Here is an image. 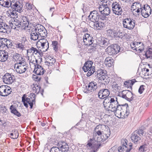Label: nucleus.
Wrapping results in <instances>:
<instances>
[{"instance_id": "nucleus-1", "label": "nucleus", "mask_w": 152, "mask_h": 152, "mask_svg": "<svg viewBox=\"0 0 152 152\" xmlns=\"http://www.w3.org/2000/svg\"><path fill=\"white\" fill-rule=\"evenodd\" d=\"M123 51V48L120 47V46L117 44L109 46L105 50L107 53L110 56L116 55L119 52H122Z\"/></svg>"}, {"instance_id": "nucleus-2", "label": "nucleus", "mask_w": 152, "mask_h": 152, "mask_svg": "<svg viewBox=\"0 0 152 152\" xmlns=\"http://www.w3.org/2000/svg\"><path fill=\"white\" fill-rule=\"evenodd\" d=\"M25 94L23 95V96L22 97V101L23 102L24 106L26 107H28V104L30 106V109H32L33 106L34 104H35L36 95L34 93H31L30 97H24Z\"/></svg>"}, {"instance_id": "nucleus-3", "label": "nucleus", "mask_w": 152, "mask_h": 152, "mask_svg": "<svg viewBox=\"0 0 152 152\" xmlns=\"http://www.w3.org/2000/svg\"><path fill=\"white\" fill-rule=\"evenodd\" d=\"M83 88V91L84 93L88 94L93 93L98 88L97 83L94 81H92L89 82L87 86H86L85 88Z\"/></svg>"}, {"instance_id": "nucleus-4", "label": "nucleus", "mask_w": 152, "mask_h": 152, "mask_svg": "<svg viewBox=\"0 0 152 152\" xmlns=\"http://www.w3.org/2000/svg\"><path fill=\"white\" fill-rule=\"evenodd\" d=\"M127 143L126 139L124 140L122 146L118 147V150L119 152H130L132 149V144L130 142L128 145Z\"/></svg>"}, {"instance_id": "nucleus-5", "label": "nucleus", "mask_w": 152, "mask_h": 152, "mask_svg": "<svg viewBox=\"0 0 152 152\" xmlns=\"http://www.w3.org/2000/svg\"><path fill=\"white\" fill-rule=\"evenodd\" d=\"M140 9H141L142 16L145 18H148L151 14V9L148 4H144L142 6V4H140Z\"/></svg>"}, {"instance_id": "nucleus-6", "label": "nucleus", "mask_w": 152, "mask_h": 152, "mask_svg": "<svg viewBox=\"0 0 152 152\" xmlns=\"http://www.w3.org/2000/svg\"><path fill=\"white\" fill-rule=\"evenodd\" d=\"M10 7L11 9L16 10L19 13H21L23 11L22 10L23 7L22 1H15V0L14 1L13 0L10 3Z\"/></svg>"}, {"instance_id": "nucleus-7", "label": "nucleus", "mask_w": 152, "mask_h": 152, "mask_svg": "<svg viewBox=\"0 0 152 152\" xmlns=\"http://www.w3.org/2000/svg\"><path fill=\"white\" fill-rule=\"evenodd\" d=\"M112 10L113 13L115 15H122L123 11L121 5L119 2H114L112 4Z\"/></svg>"}, {"instance_id": "nucleus-8", "label": "nucleus", "mask_w": 152, "mask_h": 152, "mask_svg": "<svg viewBox=\"0 0 152 152\" xmlns=\"http://www.w3.org/2000/svg\"><path fill=\"white\" fill-rule=\"evenodd\" d=\"M124 27L129 30L132 29L135 26V20L130 18H126L123 21Z\"/></svg>"}, {"instance_id": "nucleus-9", "label": "nucleus", "mask_w": 152, "mask_h": 152, "mask_svg": "<svg viewBox=\"0 0 152 152\" xmlns=\"http://www.w3.org/2000/svg\"><path fill=\"white\" fill-rule=\"evenodd\" d=\"M11 88L7 85H2L0 86V96H6L10 95L12 92Z\"/></svg>"}, {"instance_id": "nucleus-10", "label": "nucleus", "mask_w": 152, "mask_h": 152, "mask_svg": "<svg viewBox=\"0 0 152 152\" xmlns=\"http://www.w3.org/2000/svg\"><path fill=\"white\" fill-rule=\"evenodd\" d=\"M37 28V33L40 37H46L48 34L47 31L45 27L40 24H38L34 26Z\"/></svg>"}, {"instance_id": "nucleus-11", "label": "nucleus", "mask_w": 152, "mask_h": 152, "mask_svg": "<svg viewBox=\"0 0 152 152\" xmlns=\"http://www.w3.org/2000/svg\"><path fill=\"white\" fill-rule=\"evenodd\" d=\"M100 14L98 11L94 10L90 12V15L88 16V18L92 22L99 21Z\"/></svg>"}, {"instance_id": "nucleus-12", "label": "nucleus", "mask_w": 152, "mask_h": 152, "mask_svg": "<svg viewBox=\"0 0 152 152\" xmlns=\"http://www.w3.org/2000/svg\"><path fill=\"white\" fill-rule=\"evenodd\" d=\"M13 75H12L8 73H6L3 77V80L4 82L7 84H12L14 82Z\"/></svg>"}, {"instance_id": "nucleus-13", "label": "nucleus", "mask_w": 152, "mask_h": 152, "mask_svg": "<svg viewBox=\"0 0 152 152\" xmlns=\"http://www.w3.org/2000/svg\"><path fill=\"white\" fill-rule=\"evenodd\" d=\"M110 94V91L106 88L100 89L98 92V96L101 99H103L105 97L109 96Z\"/></svg>"}, {"instance_id": "nucleus-14", "label": "nucleus", "mask_w": 152, "mask_h": 152, "mask_svg": "<svg viewBox=\"0 0 152 152\" xmlns=\"http://www.w3.org/2000/svg\"><path fill=\"white\" fill-rule=\"evenodd\" d=\"M129 107L127 103H125L124 104L121 105L119 104H118L115 109L123 112V109L126 108V110L125 112L124 118H126L127 117L129 114V112L127 111V109Z\"/></svg>"}, {"instance_id": "nucleus-15", "label": "nucleus", "mask_w": 152, "mask_h": 152, "mask_svg": "<svg viewBox=\"0 0 152 152\" xmlns=\"http://www.w3.org/2000/svg\"><path fill=\"white\" fill-rule=\"evenodd\" d=\"M35 68L34 72L37 75H41L44 74L45 70L42 66L38 64H35L34 63Z\"/></svg>"}, {"instance_id": "nucleus-16", "label": "nucleus", "mask_w": 152, "mask_h": 152, "mask_svg": "<svg viewBox=\"0 0 152 152\" xmlns=\"http://www.w3.org/2000/svg\"><path fill=\"white\" fill-rule=\"evenodd\" d=\"M97 42L98 44L102 47H105L109 44V40L103 37L99 38Z\"/></svg>"}, {"instance_id": "nucleus-17", "label": "nucleus", "mask_w": 152, "mask_h": 152, "mask_svg": "<svg viewBox=\"0 0 152 152\" xmlns=\"http://www.w3.org/2000/svg\"><path fill=\"white\" fill-rule=\"evenodd\" d=\"M106 132L107 133H103L100 137H97L98 139L97 140V142H103L109 137L110 134V129H107Z\"/></svg>"}, {"instance_id": "nucleus-18", "label": "nucleus", "mask_w": 152, "mask_h": 152, "mask_svg": "<svg viewBox=\"0 0 152 152\" xmlns=\"http://www.w3.org/2000/svg\"><path fill=\"white\" fill-rule=\"evenodd\" d=\"M9 26L5 23L0 22V32L4 33H8V31H10Z\"/></svg>"}, {"instance_id": "nucleus-19", "label": "nucleus", "mask_w": 152, "mask_h": 152, "mask_svg": "<svg viewBox=\"0 0 152 152\" xmlns=\"http://www.w3.org/2000/svg\"><path fill=\"white\" fill-rule=\"evenodd\" d=\"M31 39L33 40H36L40 38V37L37 33V28L34 27L31 30V32L30 34Z\"/></svg>"}, {"instance_id": "nucleus-20", "label": "nucleus", "mask_w": 152, "mask_h": 152, "mask_svg": "<svg viewBox=\"0 0 152 152\" xmlns=\"http://www.w3.org/2000/svg\"><path fill=\"white\" fill-rule=\"evenodd\" d=\"M93 62L91 61H86L82 67V69L85 72H86L90 68L93 66H92Z\"/></svg>"}, {"instance_id": "nucleus-21", "label": "nucleus", "mask_w": 152, "mask_h": 152, "mask_svg": "<svg viewBox=\"0 0 152 152\" xmlns=\"http://www.w3.org/2000/svg\"><path fill=\"white\" fill-rule=\"evenodd\" d=\"M113 96H107L104 99V101L103 102V105L104 107L105 108H108V107L110 104L113 98Z\"/></svg>"}, {"instance_id": "nucleus-22", "label": "nucleus", "mask_w": 152, "mask_h": 152, "mask_svg": "<svg viewBox=\"0 0 152 152\" xmlns=\"http://www.w3.org/2000/svg\"><path fill=\"white\" fill-rule=\"evenodd\" d=\"M27 66L26 64L18 65L16 67V71L19 73L21 74L24 73L27 69Z\"/></svg>"}, {"instance_id": "nucleus-23", "label": "nucleus", "mask_w": 152, "mask_h": 152, "mask_svg": "<svg viewBox=\"0 0 152 152\" xmlns=\"http://www.w3.org/2000/svg\"><path fill=\"white\" fill-rule=\"evenodd\" d=\"M84 45H85L88 46H89L92 44L93 45L92 46L94 48H95L96 47V45L93 44L94 40L93 38H90V39H83Z\"/></svg>"}, {"instance_id": "nucleus-24", "label": "nucleus", "mask_w": 152, "mask_h": 152, "mask_svg": "<svg viewBox=\"0 0 152 152\" xmlns=\"http://www.w3.org/2000/svg\"><path fill=\"white\" fill-rule=\"evenodd\" d=\"M131 139L134 143H138L141 140L140 137L138 135L136 132H134L132 134Z\"/></svg>"}, {"instance_id": "nucleus-25", "label": "nucleus", "mask_w": 152, "mask_h": 152, "mask_svg": "<svg viewBox=\"0 0 152 152\" xmlns=\"http://www.w3.org/2000/svg\"><path fill=\"white\" fill-rule=\"evenodd\" d=\"M113 97L108 107V108H111L112 110L115 109L118 104L117 97L116 96H113Z\"/></svg>"}, {"instance_id": "nucleus-26", "label": "nucleus", "mask_w": 152, "mask_h": 152, "mask_svg": "<svg viewBox=\"0 0 152 152\" xmlns=\"http://www.w3.org/2000/svg\"><path fill=\"white\" fill-rule=\"evenodd\" d=\"M99 79L100 80V82L99 81V83L100 82L102 85H104L108 84L110 81V79L107 75L103 77H99Z\"/></svg>"}, {"instance_id": "nucleus-27", "label": "nucleus", "mask_w": 152, "mask_h": 152, "mask_svg": "<svg viewBox=\"0 0 152 152\" xmlns=\"http://www.w3.org/2000/svg\"><path fill=\"white\" fill-rule=\"evenodd\" d=\"M10 109L12 113L18 117H20L21 116V113L18 111L17 109L13 105H12L10 106Z\"/></svg>"}, {"instance_id": "nucleus-28", "label": "nucleus", "mask_w": 152, "mask_h": 152, "mask_svg": "<svg viewBox=\"0 0 152 152\" xmlns=\"http://www.w3.org/2000/svg\"><path fill=\"white\" fill-rule=\"evenodd\" d=\"M105 63L107 66L109 67H111L114 64V60L113 59L110 57H107L105 60Z\"/></svg>"}, {"instance_id": "nucleus-29", "label": "nucleus", "mask_w": 152, "mask_h": 152, "mask_svg": "<svg viewBox=\"0 0 152 152\" xmlns=\"http://www.w3.org/2000/svg\"><path fill=\"white\" fill-rule=\"evenodd\" d=\"M107 75V72L104 70L99 69L96 71V77H103Z\"/></svg>"}, {"instance_id": "nucleus-30", "label": "nucleus", "mask_w": 152, "mask_h": 152, "mask_svg": "<svg viewBox=\"0 0 152 152\" xmlns=\"http://www.w3.org/2000/svg\"><path fill=\"white\" fill-rule=\"evenodd\" d=\"M9 12V16L11 18H17L18 17V13L17 11L13 9H9L7 11Z\"/></svg>"}, {"instance_id": "nucleus-31", "label": "nucleus", "mask_w": 152, "mask_h": 152, "mask_svg": "<svg viewBox=\"0 0 152 152\" xmlns=\"http://www.w3.org/2000/svg\"><path fill=\"white\" fill-rule=\"evenodd\" d=\"M107 34L108 36H110L112 38H115L116 37L117 33V31L113 29H110L107 31Z\"/></svg>"}, {"instance_id": "nucleus-32", "label": "nucleus", "mask_w": 152, "mask_h": 152, "mask_svg": "<svg viewBox=\"0 0 152 152\" xmlns=\"http://www.w3.org/2000/svg\"><path fill=\"white\" fill-rule=\"evenodd\" d=\"M144 54H143V55H145L147 58H151L152 59V48H149L148 50L146 51H144Z\"/></svg>"}, {"instance_id": "nucleus-33", "label": "nucleus", "mask_w": 152, "mask_h": 152, "mask_svg": "<svg viewBox=\"0 0 152 152\" xmlns=\"http://www.w3.org/2000/svg\"><path fill=\"white\" fill-rule=\"evenodd\" d=\"M94 68L95 67L94 66L90 68L89 69L88 71V72L87 74V77H89L93 74L96 76V71H95Z\"/></svg>"}, {"instance_id": "nucleus-34", "label": "nucleus", "mask_w": 152, "mask_h": 152, "mask_svg": "<svg viewBox=\"0 0 152 152\" xmlns=\"http://www.w3.org/2000/svg\"><path fill=\"white\" fill-rule=\"evenodd\" d=\"M45 37H40V38H39V40L38 42H40V43H42V42H44V43L47 44V45H46V47H47V48L45 49V50H43V51L45 52L48 49L49 46V43L48 42V41L47 40V39H45Z\"/></svg>"}, {"instance_id": "nucleus-35", "label": "nucleus", "mask_w": 152, "mask_h": 152, "mask_svg": "<svg viewBox=\"0 0 152 152\" xmlns=\"http://www.w3.org/2000/svg\"><path fill=\"white\" fill-rule=\"evenodd\" d=\"M12 132L13 133H11L10 135L12 137H11V138L13 139L17 138L18 136V131L17 130L14 129L12 130Z\"/></svg>"}, {"instance_id": "nucleus-36", "label": "nucleus", "mask_w": 152, "mask_h": 152, "mask_svg": "<svg viewBox=\"0 0 152 152\" xmlns=\"http://www.w3.org/2000/svg\"><path fill=\"white\" fill-rule=\"evenodd\" d=\"M8 57V55L1 54L0 53V61L1 62H4L7 59Z\"/></svg>"}, {"instance_id": "nucleus-37", "label": "nucleus", "mask_w": 152, "mask_h": 152, "mask_svg": "<svg viewBox=\"0 0 152 152\" xmlns=\"http://www.w3.org/2000/svg\"><path fill=\"white\" fill-rule=\"evenodd\" d=\"M103 11L102 14L106 15H108L110 14L111 11L110 9L109 8L108 6L105 7L104 9L102 10Z\"/></svg>"}, {"instance_id": "nucleus-38", "label": "nucleus", "mask_w": 152, "mask_h": 152, "mask_svg": "<svg viewBox=\"0 0 152 152\" xmlns=\"http://www.w3.org/2000/svg\"><path fill=\"white\" fill-rule=\"evenodd\" d=\"M40 87L38 84H36L34 85L33 88V91L37 94H38L40 91Z\"/></svg>"}, {"instance_id": "nucleus-39", "label": "nucleus", "mask_w": 152, "mask_h": 152, "mask_svg": "<svg viewBox=\"0 0 152 152\" xmlns=\"http://www.w3.org/2000/svg\"><path fill=\"white\" fill-rule=\"evenodd\" d=\"M25 42V41H24ZM16 47L17 48L23 50L24 48V42H16L15 43Z\"/></svg>"}, {"instance_id": "nucleus-40", "label": "nucleus", "mask_w": 152, "mask_h": 152, "mask_svg": "<svg viewBox=\"0 0 152 152\" xmlns=\"http://www.w3.org/2000/svg\"><path fill=\"white\" fill-rule=\"evenodd\" d=\"M123 92H124V94H126L127 97L131 98V97H132L133 100L134 98L133 97L134 94L129 90H125L123 91Z\"/></svg>"}, {"instance_id": "nucleus-41", "label": "nucleus", "mask_w": 152, "mask_h": 152, "mask_svg": "<svg viewBox=\"0 0 152 152\" xmlns=\"http://www.w3.org/2000/svg\"><path fill=\"white\" fill-rule=\"evenodd\" d=\"M50 152H63V151L58 147H53L51 148Z\"/></svg>"}, {"instance_id": "nucleus-42", "label": "nucleus", "mask_w": 152, "mask_h": 152, "mask_svg": "<svg viewBox=\"0 0 152 152\" xmlns=\"http://www.w3.org/2000/svg\"><path fill=\"white\" fill-rule=\"evenodd\" d=\"M112 111L114 112V113H115V115L116 114H117L118 115H119L121 117V115H123L124 116V115L125 112L124 111H122L120 110H119L115 109H114Z\"/></svg>"}, {"instance_id": "nucleus-43", "label": "nucleus", "mask_w": 152, "mask_h": 152, "mask_svg": "<svg viewBox=\"0 0 152 152\" xmlns=\"http://www.w3.org/2000/svg\"><path fill=\"white\" fill-rule=\"evenodd\" d=\"M9 3L8 1H5L4 0H0V4L3 7H8L7 6L9 5Z\"/></svg>"}, {"instance_id": "nucleus-44", "label": "nucleus", "mask_w": 152, "mask_h": 152, "mask_svg": "<svg viewBox=\"0 0 152 152\" xmlns=\"http://www.w3.org/2000/svg\"><path fill=\"white\" fill-rule=\"evenodd\" d=\"M52 45L53 47V49L55 51L57 52L58 50V42L56 41H53L52 42Z\"/></svg>"}, {"instance_id": "nucleus-45", "label": "nucleus", "mask_w": 152, "mask_h": 152, "mask_svg": "<svg viewBox=\"0 0 152 152\" xmlns=\"http://www.w3.org/2000/svg\"><path fill=\"white\" fill-rule=\"evenodd\" d=\"M14 23V25H15L16 28H20L21 26V21L17 19L14 20V21L13 22Z\"/></svg>"}, {"instance_id": "nucleus-46", "label": "nucleus", "mask_w": 152, "mask_h": 152, "mask_svg": "<svg viewBox=\"0 0 152 152\" xmlns=\"http://www.w3.org/2000/svg\"><path fill=\"white\" fill-rule=\"evenodd\" d=\"M13 56L14 57V58L16 60H17L18 61H20V60L24 58H23L21 55L17 53L14 55Z\"/></svg>"}, {"instance_id": "nucleus-47", "label": "nucleus", "mask_w": 152, "mask_h": 152, "mask_svg": "<svg viewBox=\"0 0 152 152\" xmlns=\"http://www.w3.org/2000/svg\"><path fill=\"white\" fill-rule=\"evenodd\" d=\"M7 40L6 46L8 48H12V46H13V43L12 42V41L11 40L8 39H7Z\"/></svg>"}, {"instance_id": "nucleus-48", "label": "nucleus", "mask_w": 152, "mask_h": 152, "mask_svg": "<svg viewBox=\"0 0 152 152\" xmlns=\"http://www.w3.org/2000/svg\"><path fill=\"white\" fill-rule=\"evenodd\" d=\"M122 97L124 99H125L126 100L130 102L131 101L133 100V98L132 97H131V98H129L128 97H127V95L126 94H124L123 92V91H122Z\"/></svg>"}, {"instance_id": "nucleus-49", "label": "nucleus", "mask_w": 152, "mask_h": 152, "mask_svg": "<svg viewBox=\"0 0 152 152\" xmlns=\"http://www.w3.org/2000/svg\"><path fill=\"white\" fill-rule=\"evenodd\" d=\"M134 132H137V134H138L140 136H145L146 134V133H145L143 130L142 129H139L138 131L136 130Z\"/></svg>"}, {"instance_id": "nucleus-50", "label": "nucleus", "mask_w": 152, "mask_h": 152, "mask_svg": "<svg viewBox=\"0 0 152 152\" xmlns=\"http://www.w3.org/2000/svg\"><path fill=\"white\" fill-rule=\"evenodd\" d=\"M38 75L37 74L36 75H33L32 76L33 79L37 82H39L41 79V77L38 76Z\"/></svg>"}, {"instance_id": "nucleus-51", "label": "nucleus", "mask_w": 152, "mask_h": 152, "mask_svg": "<svg viewBox=\"0 0 152 152\" xmlns=\"http://www.w3.org/2000/svg\"><path fill=\"white\" fill-rule=\"evenodd\" d=\"M101 15H99V20H108V17H107V15H106L103 14H101Z\"/></svg>"}, {"instance_id": "nucleus-52", "label": "nucleus", "mask_w": 152, "mask_h": 152, "mask_svg": "<svg viewBox=\"0 0 152 152\" xmlns=\"http://www.w3.org/2000/svg\"><path fill=\"white\" fill-rule=\"evenodd\" d=\"M124 86L127 87V88H131V90H132V87H131L130 80H127L125 81L124 83Z\"/></svg>"}, {"instance_id": "nucleus-53", "label": "nucleus", "mask_w": 152, "mask_h": 152, "mask_svg": "<svg viewBox=\"0 0 152 152\" xmlns=\"http://www.w3.org/2000/svg\"><path fill=\"white\" fill-rule=\"evenodd\" d=\"M21 26L20 28L21 29H25L26 27H28V23H23L22 21H21Z\"/></svg>"}, {"instance_id": "nucleus-54", "label": "nucleus", "mask_w": 152, "mask_h": 152, "mask_svg": "<svg viewBox=\"0 0 152 152\" xmlns=\"http://www.w3.org/2000/svg\"><path fill=\"white\" fill-rule=\"evenodd\" d=\"M1 40L2 43L1 45L2 46V48L5 47L6 45V42L7 40V39L5 38H1Z\"/></svg>"}, {"instance_id": "nucleus-55", "label": "nucleus", "mask_w": 152, "mask_h": 152, "mask_svg": "<svg viewBox=\"0 0 152 152\" xmlns=\"http://www.w3.org/2000/svg\"><path fill=\"white\" fill-rule=\"evenodd\" d=\"M117 34L116 37H115V38H117L118 37L122 39L125 35L124 33L122 32H117Z\"/></svg>"}, {"instance_id": "nucleus-56", "label": "nucleus", "mask_w": 152, "mask_h": 152, "mask_svg": "<svg viewBox=\"0 0 152 152\" xmlns=\"http://www.w3.org/2000/svg\"><path fill=\"white\" fill-rule=\"evenodd\" d=\"M144 87L145 86L143 85H141L140 86L138 90V92L140 94H141L142 93L145 89Z\"/></svg>"}, {"instance_id": "nucleus-57", "label": "nucleus", "mask_w": 152, "mask_h": 152, "mask_svg": "<svg viewBox=\"0 0 152 152\" xmlns=\"http://www.w3.org/2000/svg\"><path fill=\"white\" fill-rule=\"evenodd\" d=\"M25 58H23V59H22L20 61H19V62L17 63L16 64H15V68L16 66V65H18V64H20V65H23V64H25L24 63V62L25 61Z\"/></svg>"}, {"instance_id": "nucleus-58", "label": "nucleus", "mask_w": 152, "mask_h": 152, "mask_svg": "<svg viewBox=\"0 0 152 152\" xmlns=\"http://www.w3.org/2000/svg\"><path fill=\"white\" fill-rule=\"evenodd\" d=\"M147 136L150 138H151V136L152 137V127L150 128Z\"/></svg>"}, {"instance_id": "nucleus-59", "label": "nucleus", "mask_w": 152, "mask_h": 152, "mask_svg": "<svg viewBox=\"0 0 152 152\" xmlns=\"http://www.w3.org/2000/svg\"><path fill=\"white\" fill-rule=\"evenodd\" d=\"M48 59H49L50 61H51L52 60V62H51V64H54L56 62L55 59L53 58L51 56H49L48 57Z\"/></svg>"}, {"instance_id": "nucleus-60", "label": "nucleus", "mask_w": 152, "mask_h": 152, "mask_svg": "<svg viewBox=\"0 0 152 152\" xmlns=\"http://www.w3.org/2000/svg\"><path fill=\"white\" fill-rule=\"evenodd\" d=\"M93 38V37H92V36H90V34H88V33H86V34H85L84 36H83V39H90V38Z\"/></svg>"}, {"instance_id": "nucleus-61", "label": "nucleus", "mask_w": 152, "mask_h": 152, "mask_svg": "<svg viewBox=\"0 0 152 152\" xmlns=\"http://www.w3.org/2000/svg\"><path fill=\"white\" fill-rule=\"evenodd\" d=\"M67 147H69L68 145L66 143H65L63 145H61L60 147H59L60 148L62 149H65Z\"/></svg>"}, {"instance_id": "nucleus-62", "label": "nucleus", "mask_w": 152, "mask_h": 152, "mask_svg": "<svg viewBox=\"0 0 152 152\" xmlns=\"http://www.w3.org/2000/svg\"><path fill=\"white\" fill-rule=\"evenodd\" d=\"M29 50L33 51H34V53L35 54H36L37 53H39V50L36 48L33 47H32L31 48H30V50Z\"/></svg>"}, {"instance_id": "nucleus-63", "label": "nucleus", "mask_w": 152, "mask_h": 152, "mask_svg": "<svg viewBox=\"0 0 152 152\" xmlns=\"http://www.w3.org/2000/svg\"><path fill=\"white\" fill-rule=\"evenodd\" d=\"M26 5L28 10H31L32 8V5L29 3H27Z\"/></svg>"}, {"instance_id": "nucleus-64", "label": "nucleus", "mask_w": 152, "mask_h": 152, "mask_svg": "<svg viewBox=\"0 0 152 152\" xmlns=\"http://www.w3.org/2000/svg\"><path fill=\"white\" fill-rule=\"evenodd\" d=\"M23 21H25L26 22H29V19L28 17L26 16H23L22 18Z\"/></svg>"}]
</instances>
